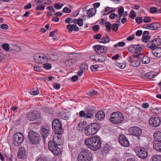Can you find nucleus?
Here are the masks:
<instances>
[{
    "mask_svg": "<svg viewBox=\"0 0 161 161\" xmlns=\"http://www.w3.org/2000/svg\"><path fill=\"white\" fill-rule=\"evenodd\" d=\"M67 28L68 30L69 31L71 32L73 31V25L71 24H69L67 26Z\"/></svg>",
    "mask_w": 161,
    "mask_h": 161,
    "instance_id": "nucleus-57",
    "label": "nucleus"
},
{
    "mask_svg": "<svg viewBox=\"0 0 161 161\" xmlns=\"http://www.w3.org/2000/svg\"><path fill=\"white\" fill-rule=\"evenodd\" d=\"M0 28L3 30H7L8 27L7 25L6 24H2L0 25Z\"/></svg>",
    "mask_w": 161,
    "mask_h": 161,
    "instance_id": "nucleus-59",
    "label": "nucleus"
},
{
    "mask_svg": "<svg viewBox=\"0 0 161 161\" xmlns=\"http://www.w3.org/2000/svg\"><path fill=\"white\" fill-rule=\"evenodd\" d=\"M36 161H47V158L46 157L44 156H40L37 158L36 159Z\"/></svg>",
    "mask_w": 161,
    "mask_h": 161,
    "instance_id": "nucleus-50",
    "label": "nucleus"
},
{
    "mask_svg": "<svg viewBox=\"0 0 161 161\" xmlns=\"http://www.w3.org/2000/svg\"><path fill=\"white\" fill-rule=\"evenodd\" d=\"M37 3H41L42 4L50 5L52 2L49 0H38Z\"/></svg>",
    "mask_w": 161,
    "mask_h": 161,
    "instance_id": "nucleus-33",
    "label": "nucleus"
},
{
    "mask_svg": "<svg viewBox=\"0 0 161 161\" xmlns=\"http://www.w3.org/2000/svg\"><path fill=\"white\" fill-rule=\"evenodd\" d=\"M151 24L153 30H157L161 27V25L158 23L155 22Z\"/></svg>",
    "mask_w": 161,
    "mask_h": 161,
    "instance_id": "nucleus-36",
    "label": "nucleus"
},
{
    "mask_svg": "<svg viewBox=\"0 0 161 161\" xmlns=\"http://www.w3.org/2000/svg\"><path fill=\"white\" fill-rule=\"evenodd\" d=\"M77 24L80 26H82L83 25V20L81 18L78 19Z\"/></svg>",
    "mask_w": 161,
    "mask_h": 161,
    "instance_id": "nucleus-54",
    "label": "nucleus"
},
{
    "mask_svg": "<svg viewBox=\"0 0 161 161\" xmlns=\"http://www.w3.org/2000/svg\"><path fill=\"white\" fill-rule=\"evenodd\" d=\"M52 125L53 130L55 132L63 133V130L62 128V124L59 119H54L52 122Z\"/></svg>",
    "mask_w": 161,
    "mask_h": 161,
    "instance_id": "nucleus-6",
    "label": "nucleus"
},
{
    "mask_svg": "<svg viewBox=\"0 0 161 161\" xmlns=\"http://www.w3.org/2000/svg\"><path fill=\"white\" fill-rule=\"evenodd\" d=\"M144 22L145 23H148L151 21V19L149 17H145L143 19Z\"/></svg>",
    "mask_w": 161,
    "mask_h": 161,
    "instance_id": "nucleus-64",
    "label": "nucleus"
},
{
    "mask_svg": "<svg viewBox=\"0 0 161 161\" xmlns=\"http://www.w3.org/2000/svg\"><path fill=\"white\" fill-rule=\"evenodd\" d=\"M125 45V43L124 42H121L118 43L117 44H115L114 46L115 47H122Z\"/></svg>",
    "mask_w": 161,
    "mask_h": 161,
    "instance_id": "nucleus-49",
    "label": "nucleus"
},
{
    "mask_svg": "<svg viewBox=\"0 0 161 161\" xmlns=\"http://www.w3.org/2000/svg\"><path fill=\"white\" fill-rule=\"evenodd\" d=\"M152 161H161V155H154L151 158Z\"/></svg>",
    "mask_w": 161,
    "mask_h": 161,
    "instance_id": "nucleus-35",
    "label": "nucleus"
},
{
    "mask_svg": "<svg viewBox=\"0 0 161 161\" xmlns=\"http://www.w3.org/2000/svg\"><path fill=\"white\" fill-rule=\"evenodd\" d=\"M109 147L107 145H106L103 147L102 152L103 153H108L109 151Z\"/></svg>",
    "mask_w": 161,
    "mask_h": 161,
    "instance_id": "nucleus-42",
    "label": "nucleus"
},
{
    "mask_svg": "<svg viewBox=\"0 0 161 161\" xmlns=\"http://www.w3.org/2000/svg\"><path fill=\"white\" fill-rule=\"evenodd\" d=\"M152 52L154 56L158 58L161 57V47L154 48L152 49Z\"/></svg>",
    "mask_w": 161,
    "mask_h": 161,
    "instance_id": "nucleus-20",
    "label": "nucleus"
},
{
    "mask_svg": "<svg viewBox=\"0 0 161 161\" xmlns=\"http://www.w3.org/2000/svg\"><path fill=\"white\" fill-rule=\"evenodd\" d=\"M130 17L132 19H134L136 16V14L134 10H131L130 14Z\"/></svg>",
    "mask_w": 161,
    "mask_h": 161,
    "instance_id": "nucleus-47",
    "label": "nucleus"
},
{
    "mask_svg": "<svg viewBox=\"0 0 161 161\" xmlns=\"http://www.w3.org/2000/svg\"><path fill=\"white\" fill-rule=\"evenodd\" d=\"M80 69L83 71H86L88 69V65L86 64H82L80 66Z\"/></svg>",
    "mask_w": 161,
    "mask_h": 161,
    "instance_id": "nucleus-44",
    "label": "nucleus"
},
{
    "mask_svg": "<svg viewBox=\"0 0 161 161\" xmlns=\"http://www.w3.org/2000/svg\"><path fill=\"white\" fill-rule=\"evenodd\" d=\"M124 118L122 113L119 112L113 113L111 115L110 121L114 124H119L124 121Z\"/></svg>",
    "mask_w": 161,
    "mask_h": 161,
    "instance_id": "nucleus-3",
    "label": "nucleus"
},
{
    "mask_svg": "<svg viewBox=\"0 0 161 161\" xmlns=\"http://www.w3.org/2000/svg\"><path fill=\"white\" fill-rule=\"evenodd\" d=\"M129 132L130 135L137 137L139 139L142 134V129L137 126H133L130 127L129 129Z\"/></svg>",
    "mask_w": 161,
    "mask_h": 161,
    "instance_id": "nucleus-9",
    "label": "nucleus"
},
{
    "mask_svg": "<svg viewBox=\"0 0 161 161\" xmlns=\"http://www.w3.org/2000/svg\"><path fill=\"white\" fill-rule=\"evenodd\" d=\"M110 41V39L108 37H103L99 40V42L100 43H106L109 42Z\"/></svg>",
    "mask_w": 161,
    "mask_h": 161,
    "instance_id": "nucleus-34",
    "label": "nucleus"
},
{
    "mask_svg": "<svg viewBox=\"0 0 161 161\" xmlns=\"http://www.w3.org/2000/svg\"><path fill=\"white\" fill-rule=\"evenodd\" d=\"M86 122L85 121H80L78 124L77 128L80 131H82L85 130L86 127Z\"/></svg>",
    "mask_w": 161,
    "mask_h": 161,
    "instance_id": "nucleus-22",
    "label": "nucleus"
},
{
    "mask_svg": "<svg viewBox=\"0 0 161 161\" xmlns=\"http://www.w3.org/2000/svg\"><path fill=\"white\" fill-rule=\"evenodd\" d=\"M128 61L130 63L129 64L130 66H132L134 67H137L140 64V62L139 61L133 60V58L130 57L128 59Z\"/></svg>",
    "mask_w": 161,
    "mask_h": 161,
    "instance_id": "nucleus-21",
    "label": "nucleus"
},
{
    "mask_svg": "<svg viewBox=\"0 0 161 161\" xmlns=\"http://www.w3.org/2000/svg\"><path fill=\"white\" fill-rule=\"evenodd\" d=\"M158 11V9L155 7H151L150 8V12L152 14H155Z\"/></svg>",
    "mask_w": 161,
    "mask_h": 161,
    "instance_id": "nucleus-52",
    "label": "nucleus"
},
{
    "mask_svg": "<svg viewBox=\"0 0 161 161\" xmlns=\"http://www.w3.org/2000/svg\"><path fill=\"white\" fill-rule=\"evenodd\" d=\"M70 116V113L69 112H67L62 113L61 115V117L64 119H68Z\"/></svg>",
    "mask_w": 161,
    "mask_h": 161,
    "instance_id": "nucleus-29",
    "label": "nucleus"
},
{
    "mask_svg": "<svg viewBox=\"0 0 161 161\" xmlns=\"http://www.w3.org/2000/svg\"><path fill=\"white\" fill-rule=\"evenodd\" d=\"M137 156L142 159H145L147 156L148 153L147 149L142 147H136L134 149Z\"/></svg>",
    "mask_w": 161,
    "mask_h": 161,
    "instance_id": "nucleus-7",
    "label": "nucleus"
},
{
    "mask_svg": "<svg viewBox=\"0 0 161 161\" xmlns=\"http://www.w3.org/2000/svg\"><path fill=\"white\" fill-rule=\"evenodd\" d=\"M93 47L96 52L98 53H103L107 50L106 47L99 45H95L93 46Z\"/></svg>",
    "mask_w": 161,
    "mask_h": 161,
    "instance_id": "nucleus-17",
    "label": "nucleus"
},
{
    "mask_svg": "<svg viewBox=\"0 0 161 161\" xmlns=\"http://www.w3.org/2000/svg\"><path fill=\"white\" fill-rule=\"evenodd\" d=\"M41 133L42 137L44 138L51 135L50 130L48 128L42 127L41 129Z\"/></svg>",
    "mask_w": 161,
    "mask_h": 161,
    "instance_id": "nucleus-19",
    "label": "nucleus"
},
{
    "mask_svg": "<svg viewBox=\"0 0 161 161\" xmlns=\"http://www.w3.org/2000/svg\"><path fill=\"white\" fill-rule=\"evenodd\" d=\"M43 68L46 69L48 70L50 69L52 67L51 65L48 63H46L42 66Z\"/></svg>",
    "mask_w": 161,
    "mask_h": 161,
    "instance_id": "nucleus-43",
    "label": "nucleus"
},
{
    "mask_svg": "<svg viewBox=\"0 0 161 161\" xmlns=\"http://www.w3.org/2000/svg\"><path fill=\"white\" fill-rule=\"evenodd\" d=\"M99 66L98 64H95L93 65H92L90 67V69L92 71H96L97 69L99 67Z\"/></svg>",
    "mask_w": 161,
    "mask_h": 161,
    "instance_id": "nucleus-51",
    "label": "nucleus"
},
{
    "mask_svg": "<svg viewBox=\"0 0 161 161\" xmlns=\"http://www.w3.org/2000/svg\"><path fill=\"white\" fill-rule=\"evenodd\" d=\"M9 45L8 44L5 43L2 45L3 48L6 51L9 50Z\"/></svg>",
    "mask_w": 161,
    "mask_h": 161,
    "instance_id": "nucleus-58",
    "label": "nucleus"
},
{
    "mask_svg": "<svg viewBox=\"0 0 161 161\" xmlns=\"http://www.w3.org/2000/svg\"><path fill=\"white\" fill-rule=\"evenodd\" d=\"M100 129V125L98 123H93L86 127L85 133L88 136L93 135L96 134Z\"/></svg>",
    "mask_w": 161,
    "mask_h": 161,
    "instance_id": "nucleus-2",
    "label": "nucleus"
},
{
    "mask_svg": "<svg viewBox=\"0 0 161 161\" xmlns=\"http://www.w3.org/2000/svg\"><path fill=\"white\" fill-rule=\"evenodd\" d=\"M111 8L110 7H107L104 9L101 12L102 15H105L107 14L110 13L111 11L110 9Z\"/></svg>",
    "mask_w": 161,
    "mask_h": 161,
    "instance_id": "nucleus-32",
    "label": "nucleus"
},
{
    "mask_svg": "<svg viewBox=\"0 0 161 161\" xmlns=\"http://www.w3.org/2000/svg\"><path fill=\"white\" fill-rule=\"evenodd\" d=\"M161 122V120L158 117H153L150 118L149 120V123L150 125L154 127L159 126L160 125Z\"/></svg>",
    "mask_w": 161,
    "mask_h": 161,
    "instance_id": "nucleus-13",
    "label": "nucleus"
},
{
    "mask_svg": "<svg viewBox=\"0 0 161 161\" xmlns=\"http://www.w3.org/2000/svg\"><path fill=\"white\" fill-rule=\"evenodd\" d=\"M142 19L141 17H137L136 19V20L137 24H140L142 22Z\"/></svg>",
    "mask_w": 161,
    "mask_h": 161,
    "instance_id": "nucleus-53",
    "label": "nucleus"
},
{
    "mask_svg": "<svg viewBox=\"0 0 161 161\" xmlns=\"http://www.w3.org/2000/svg\"><path fill=\"white\" fill-rule=\"evenodd\" d=\"M35 62L39 64H42L47 61V56L43 53H37L34 54L33 57Z\"/></svg>",
    "mask_w": 161,
    "mask_h": 161,
    "instance_id": "nucleus-8",
    "label": "nucleus"
},
{
    "mask_svg": "<svg viewBox=\"0 0 161 161\" xmlns=\"http://www.w3.org/2000/svg\"><path fill=\"white\" fill-rule=\"evenodd\" d=\"M124 11V8L123 7H120L118 10V13L119 14L122 16V14L123 13Z\"/></svg>",
    "mask_w": 161,
    "mask_h": 161,
    "instance_id": "nucleus-55",
    "label": "nucleus"
},
{
    "mask_svg": "<svg viewBox=\"0 0 161 161\" xmlns=\"http://www.w3.org/2000/svg\"><path fill=\"white\" fill-rule=\"evenodd\" d=\"M153 147L156 150L161 152V142L154 141L153 142Z\"/></svg>",
    "mask_w": 161,
    "mask_h": 161,
    "instance_id": "nucleus-23",
    "label": "nucleus"
},
{
    "mask_svg": "<svg viewBox=\"0 0 161 161\" xmlns=\"http://www.w3.org/2000/svg\"><path fill=\"white\" fill-rule=\"evenodd\" d=\"M126 63L124 62L122 63H118L117 64V65L119 68L123 69L126 67Z\"/></svg>",
    "mask_w": 161,
    "mask_h": 161,
    "instance_id": "nucleus-41",
    "label": "nucleus"
},
{
    "mask_svg": "<svg viewBox=\"0 0 161 161\" xmlns=\"http://www.w3.org/2000/svg\"><path fill=\"white\" fill-rule=\"evenodd\" d=\"M77 158L78 161H91L92 155L88 150L83 149L79 154Z\"/></svg>",
    "mask_w": 161,
    "mask_h": 161,
    "instance_id": "nucleus-4",
    "label": "nucleus"
},
{
    "mask_svg": "<svg viewBox=\"0 0 161 161\" xmlns=\"http://www.w3.org/2000/svg\"><path fill=\"white\" fill-rule=\"evenodd\" d=\"M24 141L23 135L21 132H18L14 135L13 142L15 145L18 146L21 145Z\"/></svg>",
    "mask_w": 161,
    "mask_h": 161,
    "instance_id": "nucleus-10",
    "label": "nucleus"
},
{
    "mask_svg": "<svg viewBox=\"0 0 161 161\" xmlns=\"http://www.w3.org/2000/svg\"><path fill=\"white\" fill-rule=\"evenodd\" d=\"M40 116V114L38 112L35 111H31L28 113L27 114V119L30 121L35 120L38 119Z\"/></svg>",
    "mask_w": 161,
    "mask_h": 161,
    "instance_id": "nucleus-15",
    "label": "nucleus"
},
{
    "mask_svg": "<svg viewBox=\"0 0 161 161\" xmlns=\"http://www.w3.org/2000/svg\"><path fill=\"white\" fill-rule=\"evenodd\" d=\"M28 136L30 141L33 144H36L41 141L39 134L33 130H30L29 132Z\"/></svg>",
    "mask_w": 161,
    "mask_h": 161,
    "instance_id": "nucleus-5",
    "label": "nucleus"
},
{
    "mask_svg": "<svg viewBox=\"0 0 161 161\" xmlns=\"http://www.w3.org/2000/svg\"><path fill=\"white\" fill-rule=\"evenodd\" d=\"M141 61L143 64H147L150 61V58L148 56H144L142 58Z\"/></svg>",
    "mask_w": 161,
    "mask_h": 161,
    "instance_id": "nucleus-31",
    "label": "nucleus"
},
{
    "mask_svg": "<svg viewBox=\"0 0 161 161\" xmlns=\"http://www.w3.org/2000/svg\"><path fill=\"white\" fill-rule=\"evenodd\" d=\"M62 134L56 132L54 135L52 140L58 146H60L63 144V139L62 138V136H61Z\"/></svg>",
    "mask_w": 161,
    "mask_h": 161,
    "instance_id": "nucleus-16",
    "label": "nucleus"
},
{
    "mask_svg": "<svg viewBox=\"0 0 161 161\" xmlns=\"http://www.w3.org/2000/svg\"><path fill=\"white\" fill-rule=\"evenodd\" d=\"M96 118L99 120H102L105 118V114L103 111H100L97 112L95 115Z\"/></svg>",
    "mask_w": 161,
    "mask_h": 161,
    "instance_id": "nucleus-24",
    "label": "nucleus"
},
{
    "mask_svg": "<svg viewBox=\"0 0 161 161\" xmlns=\"http://www.w3.org/2000/svg\"><path fill=\"white\" fill-rule=\"evenodd\" d=\"M62 11L64 13H70L71 12V10L69 8L65 7L63 9Z\"/></svg>",
    "mask_w": 161,
    "mask_h": 161,
    "instance_id": "nucleus-56",
    "label": "nucleus"
},
{
    "mask_svg": "<svg viewBox=\"0 0 161 161\" xmlns=\"http://www.w3.org/2000/svg\"><path fill=\"white\" fill-rule=\"evenodd\" d=\"M65 63L67 66H71L73 65L74 63V60L72 59H69L65 61Z\"/></svg>",
    "mask_w": 161,
    "mask_h": 161,
    "instance_id": "nucleus-37",
    "label": "nucleus"
},
{
    "mask_svg": "<svg viewBox=\"0 0 161 161\" xmlns=\"http://www.w3.org/2000/svg\"><path fill=\"white\" fill-rule=\"evenodd\" d=\"M94 11V9L92 8L89 9L87 12V15L89 18L92 17L93 15H94V13H93Z\"/></svg>",
    "mask_w": 161,
    "mask_h": 161,
    "instance_id": "nucleus-38",
    "label": "nucleus"
},
{
    "mask_svg": "<svg viewBox=\"0 0 161 161\" xmlns=\"http://www.w3.org/2000/svg\"><path fill=\"white\" fill-rule=\"evenodd\" d=\"M107 57L106 56L103 55H100L99 56V58L98 59L96 60V59H93V61H97L99 62H104L107 59Z\"/></svg>",
    "mask_w": 161,
    "mask_h": 161,
    "instance_id": "nucleus-28",
    "label": "nucleus"
},
{
    "mask_svg": "<svg viewBox=\"0 0 161 161\" xmlns=\"http://www.w3.org/2000/svg\"><path fill=\"white\" fill-rule=\"evenodd\" d=\"M118 15L116 14L115 13H112L109 15V18L111 19H115L116 17H118Z\"/></svg>",
    "mask_w": 161,
    "mask_h": 161,
    "instance_id": "nucleus-60",
    "label": "nucleus"
},
{
    "mask_svg": "<svg viewBox=\"0 0 161 161\" xmlns=\"http://www.w3.org/2000/svg\"><path fill=\"white\" fill-rule=\"evenodd\" d=\"M99 26L98 25H95L92 26V30L95 31H97L99 29Z\"/></svg>",
    "mask_w": 161,
    "mask_h": 161,
    "instance_id": "nucleus-62",
    "label": "nucleus"
},
{
    "mask_svg": "<svg viewBox=\"0 0 161 161\" xmlns=\"http://www.w3.org/2000/svg\"><path fill=\"white\" fill-rule=\"evenodd\" d=\"M150 39L149 36H142V41L145 42H147Z\"/></svg>",
    "mask_w": 161,
    "mask_h": 161,
    "instance_id": "nucleus-48",
    "label": "nucleus"
},
{
    "mask_svg": "<svg viewBox=\"0 0 161 161\" xmlns=\"http://www.w3.org/2000/svg\"><path fill=\"white\" fill-rule=\"evenodd\" d=\"M18 157L20 159H24L26 157V150L25 148L22 147H20L19 150V152L17 153Z\"/></svg>",
    "mask_w": 161,
    "mask_h": 161,
    "instance_id": "nucleus-18",
    "label": "nucleus"
},
{
    "mask_svg": "<svg viewBox=\"0 0 161 161\" xmlns=\"http://www.w3.org/2000/svg\"><path fill=\"white\" fill-rule=\"evenodd\" d=\"M93 115V114L91 113H87L86 114L85 118H91L92 117Z\"/></svg>",
    "mask_w": 161,
    "mask_h": 161,
    "instance_id": "nucleus-61",
    "label": "nucleus"
},
{
    "mask_svg": "<svg viewBox=\"0 0 161 161\" xmlns=\"http://www.w3.org/2000/svg\"><path fill=\"white\" fill-rule=\"evenodd\" d=\"M51 151L55 155H58L61 153V150L60 148L56 146L54 149H53Z\"/></svg>",
    "mask_w": 161,
    "mask_h": 161,
    "instance_id": "nucleus-26",
    "label": "nucleus"
},
{
    "mask_svg": "<svg viewBox=\"0 0 161 161\" xmlns=\"http://www.w3.org/2000/svg\"><path fill=\"white\" fill-rule=\"evenodd\" d=\"M153 137L155 139V141L161 142V132L160 131L155 132L154 134Z\"/></svg>",
    "mask_w": 161,
    "mask_h": 161,
    "instance_id": "nucleus-25",
    "label": "nucleus"
},
{
    "mask_svg": "<svg viewBox=\"0 0 161 161\" xmlns=\"http://www.w3.org/2000/svg\"><path fill=\"white\" fill-rule=\"evenodd\" d=\"M63 4H60L59 3H56L54 4V7L56 9H61L63 6Z\"/></svg>",
    "mask_w": 161,
    "mask_h": 161,
    "instance_id": "nucleus-45",
    "label": "nucleus"
},
{
    "mask_svg": "<svg viewBox=\"0 0 161 161\" xmlns=\"http://www.w3.org/2000/svg\"><path fill=\"white\" fill-rule=\"evenodd\" d=\"M142 77L144 78L150 79L154 77V75L152 72H150L145 74L144 75H142Z\"/></svg>",
    "mask_w": 161,
    "mask_h": 161,
    "instance_id": "nucleus-30",
    "label": "nucleus"
},
{
    "mask_svg": "<svg viewBox=\"0 0 161 161\" xmlns=\"http://www.w3.org/2000/svg\"><path fill=\"white\" fill-rule=\"evenodd\" d=\"M119 24L114 23L113 24L111 28L112 30L114 31H116L118 30L119 26Z\"/></svg>",
    "mask_w": 161,
    "mask_h": 161,
    "instance_id": "nucleus-39",
    "label": "nucleus"
},
{
    "mask_svg": "<svg viewBox=\"0 0 161 161\" xmlns=\"http://www.w3.org/2000/svg\"><path fill=\"white\" fill-rule=\"evenodd\" d=\"M105 25L107 31L108 32H110L111 30V24L109 22H106L105 23Z\"/></svg>",
    "mask_w": 161,
    "mask_h": 161,
    "instance_id": "nucleus-40",
    "label": "nucleus"
},
{
    "mask_svg": "<svg viewBox=\"0 0 161 161\" xmlns=\"http://www.w3.org/2000/svg\"><path fill=\"white\" fill-rule=\"evenodd\" d=\"M161 44V39L157 38L149 42L147 44L148 47L153 49L158 47Z\"/></svg>",
    "mask_w": 161,
    "mask_h": 161,
    "instance_id": "nucleus-11",
    "label": "nucleus"
},
{
    "mask_svg": "<svg viewBox=\"0 0 161 161\" xmlns=\"http://www.w3.org/2000/svg\"><path fill=\"white\" fill-rule=\"evenodd\" d=\"M57 146H58L53 140L50 141L48 142V147L51 151Z\"/></svg>",
    "mask_w": 161,
    "mask_h": 161,
    "instance_id": "nucleus-27",
    "label": "nucleus"
},
{
    "mask_svg": "<svg viewBox=\"0 0 161 161\" xmlns=\"http://www.w3.org/2000/svg\"><path fill=\"white\" fill-rule=\"evenodd\" d=\"M45 6L42 4L38 5L36 7V9L37 10L42 11L44 9Z\"/></svg>",
    "mask_w": 161,
    "mask_h": 161,
    "instance_id": "nucleus-46",
    "label": "nucleus"
},
{
    "mask_svg": "<svg viewBox=\"0 0 161 161\" xmlns=\"http://www.w3.org/2000/svg\"><path fill=\"white\" fill-rule=\"evenodd\" d=\"M119 141L120 144L123 146L128 147L130 145V143L128 139L123 134H121L119 136Z\"/></svg>",
    "mask_w": 161,
    "mask_h": 161,
    "instance_id": "nucleus-14",
    "label": "nucleus"
},
{
    "mask_svg": "<svg viewBox=\"0 0 161 161\" xmlns=\"http://www.w3.org/2000/svg\"><path fill=\"white\" fill-rule=\"evenodd\" d=\"M79 116L80 117H84L85 118L86 114L84 111L82 110L80 111L79 112Z\"/></svg>",
    "mask_w": 161,
    "mask_h": 161,
    "instance_id": "nucleus-63",
    "label": "nucleus"
},
{
    "mask_svg": "<svg viewBox=\"0 0 161 161\" xmlns=\"http://www.w3.org/2000/svg\"><path fill=\"white\" fill-rule=\"evenodd\" d=\"M85 143L87 147L93 151H96L101 147L102 142L100 137L94 136L86 139Z\"/></svg>",
    "mask_w": 161,
    "mask_h": 161,
    "instance_id": "nucleus-1",
    "label": "nucleus"
},
{
    "mask_svg": "<svg viewBox=\"0 0 161 161\" xmlns=\"http://www.w3.org/2000/svg\"><path fill=\"white\" fill-rule=\"evenodd\" d=\"M144 48V47L143 45H131L129 47L128 50L130 53H135L142 50Z\"/></svg>",
    "mask_w": 161,
    "mask_h": 161,
    "instance_id": "nucleus-12",
    "label": "nucleus"
}]
</instances>
